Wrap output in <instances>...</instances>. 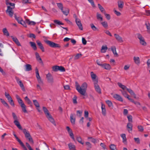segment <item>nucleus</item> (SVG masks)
<instances>
[{
    "label": "nucleus",
    "mask_w": 150,
    "mask_h": 150,
    "mask_svg": "<svg viewBox=\"0 0 150 150\" xmlns=\"http://www.w3.org/2000/svg\"><path fill=\"white\" fill-rule=\"evenodd\" d=\"M26 138L28 139L29 142L30 143H31L32 144H33L34 142H33V140L31 136H30Z\"/></svg>",
    "instance_id": "obj_63"
},
{
    "label": "nucleus",
    "mask_w": 150,
    "mask_h": 150,
    "mask_svg": "<svg viewBox=\"0 0 150 150\" xmlns=\"http://www.w3.org/2000/svg\"><path fill=\"white\" fill-rule=\"evenodd\" d=\"M76 23L78 26L79 29L81 30H82L83 29L82 25L81 23L80 20L77 21H76Z\"/></svg>",
    "instance_id": "obj_17"
},
{
    "label": "nucleus",
    "mask_w": 150,
    "mask_h": 150,
    "mask_svg": "<svg viewBox=\"0 0 150 150\" xmlns=\"http://www.w3.org/2000/svg\"><path fill=\"white\" fill-rule=\"evenodd\" d=\"M137 38L139 40L140 43L143 46H146V43L145 42V40L143 37L139 33L137 34Z\"/></svg>",
    "instance_id": "obj_5"
},
{
    "label": "nucleus",
    "mask_w": 150,
    "mask_h": 150,
    "mask_svg": "<svg viewBox=\"0 0 150 150\" xmlns=\"http://www.w3.org/2000/svg\"><path fill=\"white\" fill-rule=\"evenodd\" d=\"M33 103L35 106L37 108L40 107V105L37 100H33Z\"/></svg>",
    "instance_id": "obj_42"
},
{
    "label": "nucleus",
    "mask_w": 150,
    "mask_h": 150,
    "mask_svg": "<svg viewBox=\"0 0 150 150\" xmlns=\"http://www.w3.org/2000/svg\"><path fill=\"white\" fill-rule=\"evenodd\" d=\"M117 85L120 87L122 88L123 90H125L126 89L127 90V88L126 86L122 85L121 83L120 82H118L117 83Z\"/></svg>",
    "instance_id": "obj_35"
},
{
    "label": "nucleus",
    "mask_w": 150,
    "mask_h": 150,
    "mask_svg": "<svg viewBox=\"0 0 150 150\" xmlns=\"http://www.w3.org/2000/svg\"><path fill=\"white\" fill-rule=\"evenodd\" d=\"M90 26L91 27V29L93 31L98 30V28L94 25V24L93 23L91 24Z\"/></svg>",
    "instance_id": "obj_50"
},
{
    "label": "nucleus",
    "mask_w": 150,
    "mask_h": 150,
    "mask_svg": "<svg viewBox=\"0 0 150 150\" xmlns=\"http://www.w3.org/2000/svg\"><path fill=\"white\" fill-rule=\"evenodd\" d=\"M98 5L99 9L102 13H104L106 12L104 8L100 4H98Z\"/></svg>",
    "instance_id": "obj_38"
},
{
    "label": "nucleus",
    "mask_w": 150,
    "mask_h": 150,
    "mask_svg": "<svg viewBox=\"0 0 150 150\" xmlns=\"http://www.w3.org/2000/svg\"><path fill=\"white\" fill-rule=\"evenodd\" d=\"M57 4L58 7L60 9L61 11H62L63 9V6L62 3H57Z\"/></svg>",
    "instance_id": "obj_47"
},
{
    "label": "nucleus",
    "mask_w": 150,
    "mask_h": 150,
    "mask_svg": "<svg viewBox=\"0 0 150 150\" xmlns=\"http://www.w3.org/2000/svg\"><path fill=\"white\" fill-rule=\"evenodd\" d=\"M76 115L77 116H79V117H81L82 115V110H77L76 111Z\"/></svg>",
    "instance_id": "obj_58"
},
{
    "label": "nucleus",
    "mask_w": 150,
    "mask_h": 150,
    "mask_svg": "<svg viewBox=\"0 0 150 150\" xmlns=\"http://www.w3.org/2000/svg\"><path fill=\"white\" fill-rule=\"evenodd\" d=\"M21 106L22 108V110L23 112L24 113H27V111L26 110V106L25 104H22L21 105Z\"/></svg>",
    "instance_id": "obj_40"
},
{
    "label": "nucleus",
    "mask_w": 150,
    "mask_h": 150,
    "mask_svg": "<svg viewBox=\"0 0 150 150\" xmlns=\"http://www.w3.org/2000/svg\"><path fill=\"white\" fill-rule=\"evenodd\" d=\"M54 22L55 23L59 25H63L64 23L62 22H61L60 21L58 20H54Z\"/></svg>",
    "instance_id": "obj_51"
},
{
    "label": "nucleus",
    "mask_w": 150,
    "mask_h": 150,
    "mask_svg": "<svg viewBox=\"0 0 150 150\" xmlns=\"http://www.w3.org/2000/svg\"><path fill=\"white\" fill-rule=\"evenodd\" d=\"M127 90L131 95L133 96L134 97V98H136V95L132 89L130 88H127Z\"/></svg>",
    "instance_id": "obj_28"
},
{
    "label": "nucleus",
    "mask_w": 150,
    "mask_h": 150,
    "mask_svg": "<svg viewBox=\"0 0 150 150\" xmlns=\"http://www.w3.org/2000/svg\"><path fill=\"white\" fill-rule=\"evenodd\" d=\"M25 21L26 23L29 25H35L36 24L35 22L33 21H30L28 19H26L25 20Z\"/></svg>",
    "instance_id": "obj_34"
},
{
    "label": "nucleus",
    "mask_w": 150,
    "mask_h": 150,
    "mask_svg": "<svg viewBox=\"0 0 150 150\" xmlns=\"http://www.w3.org/2000/svg\"><path fill=\"white\" fill-rule=\"evenodd\" d=\"M82 56V54H81L78 53L76 54L75 57H74V59H78L79 58L81 57Z\"/></svg>",
    "instance_id": "obj_61"
},
{
    "label": "nucleus",
    "mask_w": 150,
    "mask_h": 150,
    "mask_svg": "<svg viewBox=\"0 0 150 150\" xmlns=\"http://www.w3.org/2000/svg\"><path fill=\"white\" fill-rule=\"evenodd\" d=\"M35 54L37 60L39 62V63H40L42 66H43V62L41 58L40 57L39 53L37 52H36L35 53Z\"/></svg>",
    "instance_id": "obj_11"
},
{
    "label": "nucleus",
    "mask_w": 150,
    "mask_h": 150,
    "mask_svg": "<svg viewBox=\"0 0 150 150\" xmlns=\"http://www.w3.org/2000/svg\"><path fill=\"white\" fill-rule=\"evenodd\" d=\"M68 146L70 150L76 149L75 146L73 144L71 143H70L68 144Z\"/></svg>",
    "instance_id": "obj_23"
},
{
    "label": "nucleus",
    "mask_w": 150,
    "mask_h": 150,
    "mask_svg": "<svg viewBox=\"0 0 150 150\" xmlns=\"http://www.w3.org/2000/svg\"><path fill=\"white\" fill-rule=\"evenodd\" d=\"M145 25L146 26L147 31L150 32V24L149 23H146Z\"/></svg>",
    "instance_id": "obj_55"
},
{
    "label": "nucleus",
    "mask_w": 150,
    "mask_h": 150,
    "mask_svg": "<svg viewBox=\"0 0 150 150\" xmlns=\"http://www.w3.org/2000/svg\"><path fill=\"white\" fill-rule=\"evenodd\" d=\"M66 128L68 133L69 134L70 137L74 141H75V139L74 138V135L71 129L69 126H67Z\"/></svg>",
    "instance_id": "obj_10"
},
{
    "label": "nucleus",
    "mask_w": 150,
    "mask_h": 150,
    "mask_svg": "<svg viewBox=\"0 0 150 150\" xmlns=\"http://www.w3.org/2000/svg\"><path fill=\"white\" fill-rule=\"evenodd\" d=\"M42 109L44 113L46 115V116L48 120L53 124L55 125L56 124L52 116L50 113L49 111L45 107H43Z\"/></svg>",
    "instance_id": "obj_2"
},
{
    "label": "nucleus",
    "mask_w": 150,
    "mask_h": 150,
    "mask_svg": "<svg viewBox=\"0 0 150 150\" xmlns=\"http://www.w3.org/2000/svg\"><path fill=\"white\" fill-rule=\"evenodd\" d=\"M120 136L123 139V142L125 143L127 141V139L126 137V135L125 134H121Z\"/></svg>",
    "instance_id": "obj_39"
},
{
    "label": "nucleus",
    "mask_w": 150,
    "mask_h": 150,
    "mask_svg": "<svg viewBox=\"0 0 150 150\" xmlns=\"http://www.w3.org/2000/svg\"><path fill=\"white\" fill-rule=\"evenodd\" d=\"M61 11L66 16H67L69 13V10L68 8H65L64 10L63 9L62 11Z\"/></svg>",
    "instance_id": "obj_30"
},
{
    "label": "nucleus",
    "mask_w": 150,
    "mask_h": 150,
    "mask_svg": "<svg viewBox=\"0 0 150 150\" xmlns=\"http://www.w3.org/2000/svg\"><path fill=\"white\" fill-rule=\"evenodd\" d=\"M101 24L105 28L107 29L108 28V23L106 21H104L101 23Z\"/></svg>",
    "instance_id": "obj_36"
},
{
    "label": "nucleus",
    "mask_w": 150,
    "mask_h": 150,
    "mask_svg": "<svg viewBox=\"0 0 150 150\" xmlns=\"http://www.w3.org/2000/svg\"><path fill=\"white\" fill-rule=\"evenodd\" d=\"M120 91H121L122 95L125 98H127V97L129 96V95L127 94V92L126 91H122L121 90H120Z\"/></svg>",
    "instance_id": "obj_60"
},
{
    "label": "nucleus",
    "mask_w": 150,
    "mask_h": 150,
    "mask_svg": "<svg viewBox=\"0 0 150 150\" xmlns=\"http://www.w3.org/2000/svg\"><path fill=\"white\" fill-rule=\"evenodd\" d=\"M35 70L37 79L40 78L38 70L37 67L36 68Z\"/></svg>",
    "instance_id": "obj_48"
},
{
    "label": "nucleus",
    "mask_w": 150,
    "mask_h": 150,
    "mask_svg": "<svg viewBox=\"0 0 150 150\" xmlns=\"http://www.w3.org/2000/svg\"><path fill=\"white\" fill-rule=\"evenodd\" d=\"M76 89L82 95L85 96L87 90V84L86 82L83 83L80 87L79 85L77 82H75Z\"/></svg>",
    "instance_id": "obj_1"
},
{
    "label": "nucleus",
    "mask_w": 150,
    "mask_h": 150,
    "mask_svg": "<svg viewBox=\"0 0 150 150\" xmlns=\"http://www.w3.org/2000/svg\"><path fill=\"white\" fill-rule=\"evenodd\" d=\"M111 50L114 54V56L116 57H118L119 55L117 53L116 51V48L115 46L113 47H111Z\"/></svg>",
    "instance_id": "obj_20"
},
{
    "label": "nucleus",
    "mask_w": 150,
    "mask_h": 150,
    "mask_svg": "<svg viewBox=\"0 0 150 150\" xmlns=\"http://www.w3.org/2000/svg\"><path fill=\"white\" fill-rule=\"evenodd\" d=\"M59 71L62 72H64L65 71V69L64 67L62 66H59L58 67Z\"/></svg>",
    "instance_id": "obj_59"
},
{
    "label": "nucleus",
    "mask_w": 150,
    "mask_h": 150,
    "mask_svg": "<svg viewBox=\"0 0 150 150\" xmlns=\"http://www.w3.org/2000/svg\"><path fill=\"white\" fill-rule=\"evenodd\" d=\"M76 140L78 142L81 144L83 145L84 144V142H82V139L80 137H77L76 138Z\"/></svg>",
    "instance_id": "obj_45"
},
{
    "label": "nucleus",
    "mask_w": 150,
    "mask_h": 150,
    "mask_svg": "<svg viewBox=\"0 0 150 150\" xmlns=\"http://www.w3.org/2000/svg\"><path fill=\"white\" fill-rule=\"evenodd\" d=\"M29 43L31 47L34 50H37V47L36 45L35 42H29Z\"/></svg>",
    "instance_id": "obj_29"
},
{
    "label": "nucleus",
    "mask_w": 150,
    "mask_h": 150,
    "mask_svg": "<svg viewBox=\"0 0 150 150\" xmlns=\"http://www.w3.org/2000/svg\"><path fill=\"white\" fill-rule=\"evenodd\" d=\"M70 121L72 125H74L75 123V118H74L73 115L71 114L70 116Z\"/></svg>",
    "instance_id": "obj_22"
},
{
    "label": "nucleus",
    "mask_w": 150,
    "mask_h": 150,
    "mask_svg": "<svg viewBox=\"0 0 150 150\" xmlns=\"http://www.w3.org/2000/svg\"><path fill=\"white\" fill-rule=\"evenodd\" d=\"M45 42L50 47L53 48H60V46L59 44L56 43L54 42L48 40L45 41Z\"/></svg>",
    "instance_id": "obj_4"
},
{
    "label": "nucleus",
    "mask_w": 150,
    "mask_h": 150,
    "mask_svg": "<svg viewBox=\"0 0 150 150\" xmlns=\"http://www.w3.org/2000/svg\"><path fill=\"white\" fill-rule=\"evenodd\" d=\"M19 82V83H18V84L19 85L20 87L21 88L22 90L23 91H25V87L21 81H20Z\"/></svg>",
    "instance_id": "obj_41"
},
{
    "label": "nucleus",
    "mask_w": 150,
    "mask_h": 150,
    "mask_svg": "<svg viewBox=\"0 0 150 150\" xmlns=\"http://www.w3.org/2000/svg\"><path fill=\"white\" fill-rule=\"evenodd\" d=\"M25 100V101L28 104L31 105L32 103L30 100V99L26 96L24 98Z\"/></svg>",
    "instance_id": "obj_37"
},
{
    "label": "nucleus",
    "mask_w": 150,
    "mask_h": 150,
    "mask_svg": "<svg viewBox=\"0 0 150 150\" xmlns=\"http://www.w3.org/2000/svg\"><path fill=\"white\" fill-rule=\"evenodd\" d=\"M101 67L107 70H110L111 68L110 65L107 64H102Z\"/></svg>",
    "instance_id": "obj_19"
},
{
    "label": "nucleus",
    "mask_w": 150,
    "mask_h": 150,
    "mask_svg": "<svg viewBox=\"0 0 150 150\" xmlns=\"http://www.w3.org/2000/svg\"><path fill=\"white\" fill-rule=\"evenodd\" d=\"M113 97L116 100L121 102L123 101L122 98L118 94H115L113 96Z\"/></svg>",
    "instance_id": "obj_13"
},
{
    "label": "nucleus",
    "mask_w": 150,
    "mask_h": 150,
    "mask_svg": "<svg viewBox=\"0 0 150 150\" xmlns=\"http://www.w3.org/2000/svg\"><path fill=\"white\" fill-rule=\"evenodd\" d=\"M58 66H54L52 67L53 71H59Z\"/></svg>",
    "instance_id": "obj_54"
},
{
    "label": "nucleus",
    "mask_w": 150,
    "mask_h": 150,
    "mask_svg": "<svg viewBox=\"0 0 150 150\" xmlns=\"http://www.w3.org/2000/svg\"><path fill=\"white\" fill-rule=\"evenodd\" d=\"M16 97L18 103L19 105H21L22 104H24L22 100L21 99V98H20L18 95H16Z\"/></svg>",
    "instance_id": "obj_18"
},
{
    "label": "nucleus",
    "mask_w": 150,
    "mask_h": 150,
    "mask_svg": "<svg viewBox=\"0 0 150 150\" xmlns=\"http://www.w3.org/2000/svg\"><path fill=\"white\" fill-rule=\"evenodd\" d=\"M132 125L131 123L129 122L127 124V128L129 132L130 133L132 131Z\"/></svg>",
    "instance_id": "obj_14"
},
{
    "label": "nucleus",
    "mask_w": 150,
    "mask_h": 150,
    "mask_svg": "<svg viewBox=\"0 0 150 150\" xmlns=\"http://www.w3.org/2000/svg\"><path fill=\"white\" fill-rule=\"evenodd\" d=\"M36 42L40 49L42 52H44L45 51L44 48L41 42L39 40H37Z\"/></svg>",
    "instance_id": "obj_12"
},
{
    "label": "nucleus",
    "mask_w": 150,
    "mask_h": 150,
    "mask_svg": "<svg viewBox=\"0 0 150 150\" xmlns=\"http://www.w3.org/2000/svg\"><path fill=\"white\" fill-rule=\"evenodd\" d=\"M0 100L4 106L7 107L8 108H9V106L8 103L3 99L1 98Z\"/></svg>",
    "instance_id": "obj_32"
},
{
    "label": "nucleus",
    "mask_w": 150,
    "mask_h": 150,
    "mask_svg": "<svg viewBox=\"0 0 150 150\" xmlns=\"http://www.w3.org/2000/svg\"><path fill=\"white\" fill-rule=\"evenodd\" d=\"M26 21H24L22 19L21 21V22H20V23H19V24H20L22 25L24 27H27V25L26 24Z\"/></svg>",
    "instance_id": "obj_52"
},
{
    "label": "nucleus",
    "mask_w": 150,
    "mask_h": 150,
    "mask_svg": "<svg viewBox=\"0 0 150 150\" xmlns=\"http://www.w3.org/2000/svg\"><path fill=\"white\" fill-rule=\"evenodd\" d=\"M91 78L94 82V83H95V81L96 80L98 81L97 79H96V75L95 74H94L93 72H91Z\"/></svg>",
    "instance_id": "obj_27"
},
{
    "label": "nucleus",
    "mask_w": 150,
    "mask_h": 150,
    "mask_svg": "<svg viewBox=\"0 0 150 150\" xmlns=\"http://www.w3.org/2000/svg\"><path fill=\"white\" fill-rule=\"evenodd\" d=\"M127 117L128 121L130 122H132V116L131 115H129L127 116Z\"/></svg>",
    "instance_id": "obj_62"
},
{
    "label": "nucleus",
    "mask_w": 150,
    "mask_h": 150,
    "mask_svg": "<svg viewBox=\"0 0 150 150\" xmlns=\"http://www.w3.org/2000/svg\"><path fill=\"white\" fill-rule=\"evenodd\" d=\"M86 144L87 146V150H89L91 148V145L90 142H86Z\"/></svg>",
    "instance_id": "obj_46"
},
{
    "label": "nucleus",
    "mask_w": 150,
    "mask_h": 150,
    "mask_svg": "<svg viewBox=\"0 0 150 150\" xmlns=\"http://www.w3.org/2000/svg\"><path fill=\"white\" fill-rule=\"evenodd\" d=\"M114 36L116 40L120 42H123V40L122 38L118 34H114Z\"/></svg>",
    "instance_id": "obj_15"
},
{
    "label": "nucleus",
    "mask_w": 150,
    "mask_h": 150,
    "mask_svg": "<svg viewBox=\"0 0 150 150\" xmlns=\"http://www.w3.org/2000/svg\"><path fill=\"white\" fill-rule=\"evenodd\" d=\"M134 62L136 64H138L140 63V61H139V57H134Z\"/></svg>",
    "instance_id": "obj_43"
},
{
    "label": "nucleus",
    "mask_w": 150,
    "mask_h": 150,
    "mask_svg": "<svg viewBox=\"0 0 150 150\" xmlns=\"http://www.w3.org/2000/svg\"><path fill=\"white\" fill-rule=\"evenodd\" d=\"M98 81L96 80L95 81L94 83V87L96 91L98 93L101 94V90L98 84Z\"/></svg>",
    "instance_id": "obj_7"
},
{
    "label": "nucleus",
    "mask_w": 150,
    "mask_h": 150,
    "mask_svg": "<svg viewBox=\"0 0 150 150\" xmlns=\"http://www.w3.org/2000/svg\"><path fill=\"white\" fill-rule=\"evenodd\" d=\"M138 131L140 132H142L144 131V128L142 125H138L137 126Z\"/></svg>",
    "instance_id": "obj_56"
},
{
    "label": "nucleus",
    "mask_w": 150,
    "mask_h": 150,
    "mask_svg": "<svg viewBox=\"0 0 150 150\" xmlns=\"http://www.w3.org/2000/svg\"><path fill=\"white\" fill-rule=\"evenodd\" d=\"M4 35L8 36L9 35V34L6 28H4L2 30Z\"/></svg>",
    "instance_id": "obj_31"
},
{
    "label": "nucleus",
    "mask_w": 150,
    "mask_h": 150,
    "mask_svg": "<svg viewBox=\"0 0 150 150\" xmlns=\"http://www.w3.org/2000/svg\"><path fill=\"white\" fill-rule=\"evenodd\" d=\"M104 13L107 19L108 20H110V15L109 14L106 13V12Z\"/></svg>",
    "instance_id": "obj_64"
},
{
    "label": "nucleus",
    "mask_w": 150,
    "mask_h": 150,
    "mask_svg": "<svg viewBox=\"0 0 150 150\" xmlns=\"http://www.w3.org/2000/svg\"><path fill=\"white\" fill-rule=\"evenodd\" d=\"M108 49V47L106 45L105 46H103L101 47L100 51L102 53H105L106 52Z\"/></svg>",
    "instance_id": "obj_33"
},
{
    "label": "nucleus",
    "mask_w": 150,
    "mask_h": 150,
    "mask_svg": "<svg viewBox=\"0 0 150 150\" xmlns=\"http://www.w3.org/2000/svg\"><path fill=\"white\" fill-rule=\"evenodd\" d=\"M97 18L98 20L100 19L101 21L103 20L102 17L100 14L99 13H97Z\"/></svg>",
    "instance_id": "obj_53"
},
{
    "label": "nucleus",
    "mask_w": 150,
    "mask_h": 150,
    "mask_svg": "<svg viewBox=\"0 0 150 150\" xmlns=\"http://www.w3.org/2000/svg\"><path fill=\"white\" fill-rule=\"evenodd\" d=\"M7 9L6 11V13H8V15L11 17H12L13 14V12L12 11V8L10 6H8L7 7Z\"/></svg>",
    "instance_id": "obj_9"
},
{
    "label": "nucleus",
    "mask_w": 150,
    "mask_h": 150,
    "mask_svg": "<svg viewBox=\"0 0 150 150\" xmlns=\"http://www.w3.org/2000/svg\"><path fill=\"white\" fill-rule=\"evenodd\" d=\"M110 149L111 150H117L115 146L113 144H111L110 146Z\"/></svg>",
    "instance_id": "obj_57"
},
{
    "label": "nucleus",
    "mask_w": 150,
    "mask_h": 150,
    "mask_svg": "<svg viewBox=\"0 0 150 150\" xmlns=\"http://www.w3.org/2000/svg\"><path fill=\"white\" fill-rule=\"evenodd\" d=\"M25 71H29L32 70V66L30 64H26L25 65Z\"/></svg>",
    "instance_id": "obj_24"
},
{
    "label": "nucleus",
    "mask_w": 150,
    "mask_h": 150,
    "mask_svg": "<svg viewBox=\"0 0 150 150\" xmlns=\"http://www.w3.org/2000/svg\"><path fill=\"white\" fill-rule=\"evenodd\" d=\"M14 16L16 20L18 22V23H19L21 22L22 19L19 17L17 16L16 14H14Z\"/></svg>",
    "instance_id": "obj_49"
},
{
    "label": "nucleus",
    "mask_w": 150,
    "mask_h": 150,
    "mask_svg": "<svg viewBox=\"0 0 150 150\" xmlns=\"http://www.w3.org/2000/svg\"><path fill=\"white\" fill-rule=\"evenodd\" d=\"M12 115L13 119L14 120L13 123L15 125L20 129H22V128L20 125L19 122L18 121V119L17 116L16 115L15 113L13 112L12 113Z\"/></svg>",
    "instance_id": "obj_3"
},
{
    "label": "nucleus",
    "mask_w": 150,
    "mask_h": 150,
    "mask_svg": "<svg viewBox=\"0 0 150 150\" xmlns=\"http://www.w3.org/2000/svg\"><path fill=\"white\" fill-rule=\"evenodd\" d=\"M101 109L102 114L104 116L106 114V110L105 108V105L102 104Z\"/></svg>",
    "instance_id": "obj_25"
},
{
    "label": "nucleus",
    "mask_w": 150,
    "mask_h": 150,
    "mask_svg": "<svg viewBox=\"0 0 150 150\" xmlns=\"http://www.w3.org/2000/svg\"><path fill=\"white\" fill-rule=\"evenodd\" d=\"M118 8L120 9H122L124 6V2L123 1L120 0L118 1Z\"/></svg>",
    "instance_id": "obj_26"
},
{
    "label": "nucleus",
    "mask_w": 150,
    "mask_h": 150,
    "mask_svg": "<svg viewBox=\"0 0 150 150\" xmlns=\"http://www.w3.org/2000/svg\"><path fill=\"white\" fill-rule=\"evenodd\" d=\"M13 135L16 139L17 141L19 143V144L22 147L24 150H28L27 148L25 146L24 144L21 141V140L19 139V138L17 137L15 134H14Z\"/></svg>",
    "instance_id": "obj_6"
},
{
    "label": "nucleus",
    "mask_w": 150,
    "mask_h": 150,
    "mask_svg": "<svg viewBox=\"0 0 150 150\" xmlns=\"http://www.w3.org/2000/svg\"><path fill=\"white\" fill-rule=\"evenodd\" d=\"M46 78L48 82L49 83L52 84L54 83V79L53 76L50 73H48L46 75Z\"/></svg>",
    "instance_id": "obj_8"
},
{
    "label": "nucleus",
    "mask_w": 150,
    "mask_h": 150,
    "mask_svg": "<svg viewBox=\"0 0 150 150\" xmlns=\"http://www.w3.org/2000/svg\"><path fill=\"white\" fill-rule=\"evenodd\" d=\"M13 41L16 43V44L18 46H21V45L19 42L18 40L16 38H14L13 36H11Z\"/></svg>",
    "instance_id": "obj_21"
},
{
    "label": "nucleus",
    "mask_w": 150,
    "mask_h": 150,
    "mask_svg": "<svg viewBox=\"0 0 150 150\" xmlns=\"http://www.w3.org/2000/svg\"><path fill=\"white\" fill-rule=\"evenodd\" d=\"M21 130L23 131V132L25 135L26 138H28L30 135L29 132L28 131L25 129H23Z\"/></svg>",
    "instance_id": "obj_16"
},
{
    "label": "nucleus",
    "mask_w": 150,
    "mask_h": 150,
    "mask_svg": "<svg viewBox=\"0 0 150 150\" xmlns=\"http://www.w3.org/2000/svg\"><path fill=\"white\" fill-rule=\"evenodd\" d=\"M106 103L108 105V106L110 108H112L113 104L112 102L109 100H107L106 101Z\"/></svg>",
    "instance_id": "obj_44"
}]
</instances>
